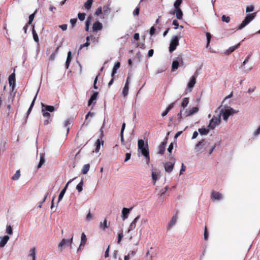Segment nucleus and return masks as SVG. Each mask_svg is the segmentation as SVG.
I'll list each match as a JSON object with an SVG mask.
<instances>
[{
	"label": "nucleus",
	"instance_id": "1",
	"mask_svg": "<svg viewBox=\"0 0 260 260\" xmlns=\"http://www.w3.org/2000/svg\"><path fill=\"white\" fill-rule=\"evenodd\" d=\"M138 150H139L142 155H143L145 159L146 163L149 165L150 162V156L148 149V145L145 144L144 140L140 139L138 142Z\"/></svg>",
	"mask_w": 260,
	"mask_h": 260
},
{
	"label": "nucleus",
	"instance_id": "49",
	"mask_svg": "<svg viewBox=\"0 0 260 260\" xmlns=\"http://www.w3.org/2000/svg\"><path fill=\"white\" fill-rule=\"evenodd\" d=\"M206 37H207V47H208V46L209 45L210 42V41H211V34L208 32H207L206 34Z\"/></svg>",
	"mask_w": 260,
	"mask_h": 260
},
{
	"label": "nucleus",
	"instance_id": "4",
	"mask_svg": "<svg viewBox=\"0 0 260 260\" xmlns=\"http://www.w3.org/2000/svg\"><path fill=\"white\" fill-rule=\"evenodd\" d=\"M256 13L248 14L242 22L237 27V30H240L244 28L251 21H252L255 17Z\"/></svg>",
	"mask_w": 260,
	"mask_h": 260
},
{
	"label": "nucleus",
	"instance_id": "61",
	"mask_svg": "<svg viewBox=\"0 0 260 260\" xmlns=\"http://www.w3.org/2000/svg\"><path fill=\"white\" fill-rule=\"evenodd\" d=\"M131 156V153H126L125 154V158L124 161L126 162L129 159H130Z\"/></svg>",
	"mask_w": 260,
	"mask_h": 260
},
{
	"label": "nucleus",
	"instance_id": "19",
	"mask_svg": "<svg viewBox=\"0 0 260 260\" xmlns=\"http://www.w3.org/2000/svg\"><path fill=\"white\" fill-rule=\"evenodd\" d=\"M73 179L72 180H70L67 183V184L66 185V186H64V187L62 189V190L60 191L59 194V196H58V202L57 203H58L63 198L65 193H66V191L67 190V189L68 188V186L69 185V184L70 183H71L72 182V181L73 180Z\"/></svg>",
	"mask_w": 260,
	"mask_h": 260
},
{
	"label": "nucleus",
	"instance_id": "56",
	"mask_svg": "<svg viewBox=\"0 0 260 260\" xmlns=\"http://www.w3.org/2000/svg\"><path fill=\"white\" fill-rule=\"evenodd\" d=\"M123 238V233L122 232H121L118 234V240H117V243L120 244L122 239Z\"/></svg>",
	"mask_w": 260,
	"mask_h": 260
},
{
	"label": "nucleus",
	"instance_id": "50",
	"mask_svg": "<svg viewBox=\"0 0 260 260\" xmlns=\"http://www.w3.org/2000/svg\"><path fill=\"white\" fill-rule=\"evenodd\" d=\"M139 5H140V4ZM139 12H140V7H139V5H138V7L136 8V9L133 12V15L134 16H138L139 14Z\"/></svg>",
	"mask_w": 260,
	"mask_h": 260
},
{
	"label": "nucleus",
	"instance_id": "5",
	"mask_svg": "<svg viewBox=\"0 0 260 260\" xmlns=\"http://www.w3.org/2000/svg\"><path fill=\"white\" fill-rule=\"evenodd\" d=\"M181 36L180 35L174 36L172 37L169 46V52L170 53H172L175 50L176 47L179 45V40Z\"/></svg>",
	"mask_w": 260,
	"mask_h": 260
},
{
	"label": "nucleus",
	"instance_id": "48",
	"mask_svg": "<svg viewBox=\"0 0 260 260\" xmlns=\"http://www.w3.org/2000/svg\"><path fill=\"white\" fill-rule=\"evenodd\" d=\"M57 50H58V48H56V51L55 52H53L52 53L50 57H49V58H50V60H51V61H53L54 60L56 56V54L57 53Z\"/></svg>",
	"mask_w": 260,
	"mask_h": 260
},
{
	"label": "nucleus",
	"instance_id": "32",
	"mask_svg": "<svg viewBox=\"0 0 260 260\" xmlns=\"http://www.w3.org/2000/svg\"><path fill=\"white\" fill-rule=\"evenodd\" d=\"M109 227V225L107 224V220L105 218L104 221L102 222H100V228L103 230H105L106 229H107Z\"/></svg>",
	"mask_w": 260,
	"mask_h": 260
},
{
	"label": "nucleus",
	"instance_id": "53",
	"mask_svg": "<svg viewBox=\"0 0 260 260\" xmlns=\"http://www.w3.org/2000/svg\"><path fill=\"white\" fill-rule=\"evenodd\" d=\"M102 14V7H99L97 9V10H96V12L95 13V14L96 15H97V16H100Z\"/></svg>",
	"mask_w": 260,
	"mask_h": 260
},
{
	"label": "nucleus",
	"instance_id": "37",
	"mask_svg": "<svg viewBox=\"0 0 260 260\" xmlns=\"http://www.w3.org/2000/svg\"><path fill=\"white\" fill-rule=\"evenodd\" d=\"M83 179L77 184L76 189L78 192H80L83 190Z\"/></svg>",
	"mask_w": 260,
	"mask_h": 260
},
{
	"label": "nucleus",
	"instance_id": "55",
	"mask_svg": "<svg viewBox=\"0 0 260 260\" xmlns=\"http://www.w3.org/2000/svg\"><path fill=\"white\" fill-rule=\"evenodd\" d=\"M90 20H91V18L88 17L86 21V25H85V30L86 31H88V30H89V22H90Z\"/></svg>",
	"mask_w": 260,
	"mask_h": 260
},
{
	"label": "nucleus",
	"instance_id": "25",
	"mask_svg": "<svg viewBox=\"0 0 260 260\" xmlns=\"http://www.w3.org/2000/svg\"><path fill=\"white\" fill-rule=\"evenodd\" d=\"M40 161L37 166L38 169L40 168L43 166V165H44V164L45 162V154L44 153H40Z\"/></svg>",
	"mask_w": 260,
	"mask_h": 260
},
{
	"label": "nucleus",
	"instance_id": "39",
	"mask_svg": "<svg viewBox=\"0 0 260 260\" xmlns=\"http://www.w3.org/2000/svg\"><path fill=\"white\" fill-rule=\"evenodd\" d=\"M92 2L93 0H87L84 4L85 8L87 10L90 9L91 7Z\"/></svg>",
	"mask_w": 260,
	"mask_h": 260
},
{
	"label": "nucleus",
	"instance_id": "52",
	"mask_svg": "<svg viewBox=\"0 0 260 260\" xmlns=\"http://www.w3.org/2000/svg\"><path fill=\"white\" fill-rule=\"evenodd\" d=\"M254 10V6L252 5L249 6L246 8V12L247 13L252 12Z\"/></svg>",
	"mask_w": 260,
	"mask_h": 260
},
{
	"label": "nucleus",
	"instance_id": "17",
	"mask_svg": "<svg viewBox=\"0 0 260 260\" xmlns=\"http://www.w3.org/2000/svg\"><path fill=\"white\" fill-rule=\"evenodd\" d=\"M199 111V108L197 107H192V108L186 110L184 113V115L185 117L190 116L196 113H197Z\"/></svg>",
	"mask_w": 260,
	"mask_h": 260
},
{
	"label": "nucleus",
	"instance_id": "14",
	"mask_svg": "<svg viewBox=\"0 0 260 260\" xmlns=\"http://www.w3.org/2000/svg\"><path fill=\"white\" fill-rule=\"evenodd\" d=\"M9 83L11 88V91L13 92L15 85V75L14 72L9 76Z\"/></svg>",
	"mask_w": 260,
	"mask_h": 260
},
{
	"label": "nucleus",
	"instance_id": "47",
	"mask_svg": "<svg viewBox=\"0 0 260 260\" xmlns=\"http://www.w3.org/2000/svg\"><path fill=\"white\" fill-rule=\"evenodd\" d=\"M85 14L84 13H79L78 14V18L81 21H83L85 18Z\"/></svg>",
	"mask_w": 260,
	"mask_h": 260
},
{
	"label": "nucleus",
	"instance_id": "28",
	"mask_svg": "<svg viewBox=\"0 0 260 260\" xmlns=\"http://www.w3.org/2000/svg\"><path fill=\"white\" fill-rule=\"evenodd\" d=\"M189 103V99L188 98H184L183 99V100L181 103V109H182L183 110L185 107H187V105Z\"/></svg>",
	"mask_w": 260,
	"mask_h": 260
},
{
	"label": "nucleus",
	"instance_id": "43",
	"mask_svg": "<svg viewBox=\"0 0 260 260\" xmlns=\"http://www.w3.org/2000/svg\"><path fill=\"white\" fill-rule=\"evenodd\" d=\"M32 35H33V38H34V41L38 43L39 42V37H38V36L36 31L35 30L34 27H33V28H32Z\"/></svg>",
	"mask_w": 260,
	"mask_h": 260
},
{
	"label": "nucleus",
	"instance_id": "45",
	"mask_svg": "<svg viewBox=\"0 0 260 260\" xmlns=\"http://www.w3.org/2000/svg\"><path fill=\"white\" fill-rule=\"evenodd\" d=\"M95 145H96L95 152L98 153L101 148V141H100V139L97 140V141L95 143Z\"/></svg>",
	"mask_w": 260,
	"mask_h": 260
},
{
	"label": "nucleus",
	"instance_id": "15",
	"mask_svg": "<svg viewBox=\"0 0 260 260\" xmlns=\"http://www.w3.org/2000/svg\"><path fill=\"white\" fill-rule=\"evenodd\" d=\"M132 208H123L121 211V218L124 221L126 220L128 217L129 213L131 212Z\"/></svg>",
	"mask_w": 260,
	"mask_h": 260
},
{
	"label": "nucleus",
	"instance_id": "35",
	"mask_svg": "<svg viewBox=\"0 0 260 260\" xmlns=\"http://www.w3.org/2000/svg\"><path fill=\"white\" fill-rule=\"evenodd\" d=\"M102 11L105 15H108L110 11V8L109 5L104 6L102 8Z\"/></svg>",
	"mask_w": 260,
	"mask_h": 260
},
{
	"label": "nucleus",
	"instance_id": "21",
	"mask_svg": "<svg viewBox=\"0 0 260 260\" xmlns=\"http://www.w3.org/2000/svg\"><path fill=\"white\" fill-rule=\"evenodd\" d=\"M0 247H4L8 242L10 238L8 236H5L0 238Z\"/></svg>",
	"mask_w": 260,
	"mask_h": 260
},
{
	"label": "nucleus",
	"instance_id": "3",
	"mask_svg": "<svg viewBox=\"0 0 260 260\" xmlns=\"http://www.w3.org/2000/svg\"><path fill=\"white\" fill-rule=\"evenodd\" d=\"M42 105V113L44 117L49 118L50 114L49 112H54L55 110V107L53 106L47 105L43 103H41Z\"/></svg>",
	"mask_w": 260,
	"mask_h": 260
},
{
	"label": "nucleus",
	"instance_id": "34",
	"mask_svg": "<svg viewBox=\"0 0 260 260\" xmlns=\"http://www.w3.org/2000/svg\"><path fill=\"white\" fill-rule=\"evenodd\" d=\"M90 168L89 164L84 165L82 169L81 172L83 174H86Z\"/></svg>",
	"mask_w": 260,
	"mask_h": 260
},
{
	"label": "nucleus",
	"instance_id": "10",
	"mask_svg": "<svg viewBox=\"0 0 260 260\" xmlns=\"http://www.w3.org/2000/svg\"><path fill=\"white\" fill-rule=\"evenodd\" d=\"M250 55H248L241 64V68L245 73H248L253 69V67L252 66H245L246 64L250 59Z\"/></svg>",
	"mask_w": 260,
	"mask_h": 260
},
{
	"label": "nucleus",
	"instance_id": "58",
	"mask_svg": "<svg viewBox=\"0 0 260 260\" xmlns=\"http://www.w3.org/2000/svg\"><path fill=\"white\" fill-rule=\"evenodd\" d=\"M34 17H35L34 14H32L29 15L28 24H30L31 23L32 21H33V20L34 19Z\"/></svg>",
	"mask_w": 260,
	"mask_h": 260
},
{
	"label": "nucleus",
	"instance_id": "2",
	"mask_svg": "<svg viewBox=\"0 0 260 260\" xmlns=\"http://www.w3.org/2000/svg\"><path fill=\"white\" fill-rule=\"evenodd\" d=\"M238 111H236L231 107H227L222 108L220 110L219 115H222L223 119L224 121H227L229 116L234 115L235 113H237Z\"/></svg>",
	"mask_w": 260,
	"mask_h": 260
},
{
	"label": "nucleus",
	"instance_id": "6",
	"mask_svg": "<svg viewBox=\"0 0 260 260\" xmlns=\"http://www.w3.org/2000/svg\"><path fill=\"white\" fill-rule=\"evenodd\" d=\"M221 122L220 115L218 114L217 116L214 115L210 120L208 127L211 129H214L216 126L218 125Z\"/></svg>",
	"mask_w": 260,
	"mask_h": 260
},
{
	"label": "nucleus",
	"instance_id": "31",
	"mask_svg": "<svg viewBox=\"0 0 260 260\" xmlns=\"http://www.w3.org/2000/svg\"><path fill=\"white\" fill-rule=\"evenodd\" d=\"M28 256L32 258V260H36V249L32 248L30 249Z\"/></svg>",
	"mask_w": 260,
	"mask_h": 260
},
{
	"label": "nucleus",
	"instance_id": "40",
	"mask_svg": "<svg viewBox=\"0 0 260 260\" xmlns=\"http://www.w3.org/2000/svg\"><path fill=\"white\" fill-rule=\"evenodd\" d=\"M20 177V170H17L15 174L12 176V179L13 180H17Z\"/></svg>",
	"mask_w": 260,
	"mask_h": 260
},
{
	"label": "nucleus",
	"instance_id": "11",
	"mask_svg": "<svg viewBox=\"0 0 260 260\" xmlns=\"http://www.w3.org/2000/svg\"><path fill=\"white\" fill-rule=\"evenodd\" d=\"M178 218L177 213L174 214L167 226V230L170 231L176 224Z\"/></svg>",
	"mask_w": 260,
	"mask_h": 260
},
{
	"label": "nucleus",
	"instance_id": "63",
	"mask_svg": "<svg viewBox=\"0 0 260 260\" xmlns=\"http://www.w3.org/2000/svg\"><path fill=\"white\" fill-rule=\"evenodd\" d=\"M59 27L63 31L67 29V25L66 24L60 25H59Z\"/></svg>",
	"mask_w": 260,
	"mask_h": 260
},
{
	"label": "nucleus",
	"instance_id": "27",
	"mask_svg": "<svg viewBox=\"0 0 260 260\" xmlns=\"http://www.w3.org/2000/svg\"><path fill=\"white\" fill-rule=\"evenodd\" d=\"M240 45V43L236 45L230 47L226 51V53L229 54L234 51L237 48H238Z\"/></svg>",
	"mask_w": 260,
	"mask_h": 260
},
{
	"label": "nucleus",
	"instance_id": "57",
	"mask_svg": "<svg viewBox=\"0 0 260 260\" xmlns=\"http://www.w3.org/2000/svg\"><path fill=\"white\" fill-rule=\"evenodd\" d=\"M172 24L175 26L174 29H177L179 27V23L177 20H174Z\"/></svg>",
	"mask_w": 260,
	"mask_h": 260
},
{
	"label": "nucleus",
	"instance_id": "38",
	"mask_svg": "<svg viewBox=\"0 0 260 260\" xmlns=\"http://www.w3.org/2000/svg\"><path fill=\"white\" fill-rule=\"evenodd\" d=\"M158 173L152 171V179L154 181V184H155V182L158 180Z\"/></svg>",
	"mask_w": 260,
	"mask_h": 260
},
{
	"label": "nucleus",
	"instance_id": "26",
	"mask_svg": "<svg viewBox=\"0 0 260 260\" xmlns=\"http://www.w3.org/2000/svg\"><path fill=\"white\" fill-rule=\"evenodd\" d=\"M175 12L176 13V18L179 20L182 19L183 17V13L181 9H175L174 10V12L173 13H174Z\"/></svg>",
	"mask_w": 260,
	"mask_h": 260
},
{
	"label": "nucleus",
	"instance_id": "59",
	"mask_svg": "<svg viewBox=\"0 0 260 260\" xmlns=\"http://www.w3.org/2000/svg\"><path fill=\"white\" fill-rule=\"evenodd\" d=\"M260 134V125L257 127V128L254 131L253 135L255 136H258Z\"/></svg>",
	"mask_w": 260,
	"mask_h": 260
},
{
	"label": "nucleus",
	"instance_id": "42",
	"mask_svg": "<svg viewBox=\"0 0 260 260\" xmlns=\"http://www.w3.org/2000/svg\"><path fill=\"white\" fill-rule=\"evenodd\" d=\"M182 0H176L174 4V7L175 9H178L180 8V6L181 4L182 3Z\"/></svg>",
	"mask_w": 260,
	"mask_h": 260
},
{
	"label": "nucleus",
	"instance_id": "64",
	"mask_svg": "<svg viewBox=\"0 0 260 260\" xmlns=\"http://www.w3.org/2000/svg\"><path fill=\"white\" fill-rule=\"evenodd\" d=\"M173 149V143H171L169 145V147L168 148V151L169 153H171Z\"/></svg>",
	"mask_w": 260,
	"mask_h": 260
},
{
	"label": "nucleus",
	"instance_id": "62",
	"mask_svg": "<svg viewBox=\"0 0 260 260\" xmlns=\"http://www.w3.org/2000/svg\"><path fill=\"white\" fill-rule=\"evenodd\" d=\"M185 169H186L185 166L183 164H182V166H181V169L180 171V174H179L180 175H181L185 171Z\"/></svg>",
	"mask_w": 260,
	"mask_h": 260
},
{
	"label": "nucleus",
	"instance_id": "36",
	"mask_svg": "<svg viewBox=\"0 0 260 260\" xmlns=\"http://www.w3.org/2000/svg\"><path fill=\"white\" fill-rule=\"evenodd\" d=\"M199 132L202 135H206L209 133V129L205 127H202L199 129Z\"/></svg>",
	"mask_w": 260,
	"mask_h": 260
},
{
	"label": "nucleus",
	"instance_id": "33",
	"mask_svg": "<svg viewBox=\"0 0 260 260\" xmlns=\"http://www.w3.org/2000/svg\"><path fill=\"white\" fill-rule=\"evenodd\" d=\"M125 127V123H123L122 125L121 132H120V139L121 143L124 144V140L123 138V132Z\"/></svg>",
	"mask_w": 260,
	"mask_h": 260
},
{
	"label": "nucleus",
	"instance_id": "16",
	"mask_svg": "<svg viewBox=\"0 0 260 260\" xmlns=\"http://www.w3.org/2000/svg\"><path fill=\"white\" fill-rule=\"evenodd\" d=\"M196 78L197 77L195 76H192L188 83L187 84V90L190 92L192 90L193 87H194L196 83Z\"/></svg>",
	"mask_w": 260,
	"mask_h": 260
},
{
	"label": "nucleus",
	"instance_id": "12",
	"mask_svg": "<svg viewBox=\"0 0 260 260\" xmlns=\"http://www.w3.org/2000/svg\"><path fill=\"white\" fill-rule=\"evenodd\" d=\"M172 159H173V161L167 162L164 165L165 170L168 173H171L172 171L175 163V159L173 158Z\"/></svg>",
	"mask_w": 260,
	"mask_h": 260
},
{
	"label": "nucleus",
	"instance_id": "44",
	"mask_svg": "<svg viewBox=\"0 0 260 260\" xmlns=\"http://www.w3.org/2000/svg\"><path fill=\"white\" fill-rule=\"evenodd\" d=\"M231 18L229 16H226L225 15H223L221 17V20L223 22H225L226 23L230 22Z\"/></svg>",
	"mask_w": 260,
	"mask_h": 260
},
{
	"label": "nucleus",
	"instance_id": "13",
	"mask_svg": "<svg viewBox=\"0 0 260 260\" xmlns=\"http://www.w3.org/2000/svg\"><path fill=\"white\" fill-rule=\"evenodd\" d=\"M211 199L213 201H220L223 199V195L219 192L213 191L211 196Z\"/></svg>",
	"mask_w": 260,
	"mask_h": 260
},
{
	"label": "nucleus",
	"instance_id": "29",
	"mask_svg": "<svg viewBox=\"0 0 260 260\" xmlns=\"http://www.w3.org/2000/svg\"><path fill=\"white\" fill-rule=\"evenodd\" d=\"M166 147V143L162 142L158 147V153L160 154H163Z\"/></svg>",
	"mask_w": 260,
	"mask_h": 260
},
{
	"label": "nucleus",
	"instance_id": "20",
	"mask_svg": "<svg viewBox=\"0 0 260 260\" xmlns=\"http://www.w3.org/2000/svg\"><path fill=\"white\" fill-rule=\"evenodd\" d=\"M103 28L102 24L99 21L95 22L92 26V29L93 31H96L98 30H101Z\"/></svg>",
	"mask_w": 260,
	"mask_h": 260
},
{
	"label": "nucleus",
	"instance_id": "7",
	"mask_svg": "<svg viewBox=\"0 0 260 260\" xmlns=\"http://www.w3.org/2000/svg\"><path fill=\"white\" fill-rule=\"evenodd\" d=\"M208 146V143L204 140L200 141L195 147L196 152L200 153L204 151Z\"/></svg>",
	"mask_w": 260,
	"mask_h": 260
},
{
	"label": "nucleus",
	"instance_id": "8",
	"mask_svg": "<svg viewBox=\"0 0 260 260\" xmlns=\"http://www.w3.org/2000/svg\"><path fill=\"white\" fill-rule=\"evenodd\" d=\"M73 236H72L70 239L67 240L65 239H62L59 244H58V247L60 250H62V249L63 247L66 246H69L70 247H72V244L73 243Z\"/></svg>",
	"mask_w": 260,
	"mask_h": 260
},
{
	"label": "nucleus",
	"instance_id": "30",
	"mask_svg": "<svg viewBox=\"0 0 260 260\" xmlns=\"http://www.w3.org/2000/svg\"><path fill=\"white\" fill-rule=\"evenodd\" d=\"M120 63L119 62H117L113 68L111 76L113 77L117 73V70L120 68Z\"/></svg>",
	"mask_w": 260,
	"mask_h": 260
},
{
	"label": "nucleus",
	"instance_id": "41",
	"mask_svg": "<svg viewBox=\"0 0 260 260\" xmlns=\"http://www.w3.org/2000/svg\"><path fill=\"white\" fill-rule=\"evenodd\" d=\"M71 124V120L69 119H67L64 122H63V126L64 127H67V134H68L70 131V128L68 127V125Z\"/></svg>",
	"mask_w": 260,
	"mask_h": 260
},
{
	"label": "nucleus",
	"instance_id": "54",
	"mask_svg": "<svg viewBox=\"0 0 260 260\" xmlns=\"http://www.w3.org/2000/svg\"><path fill=\"white\" fill-rule=\"evenodd\" d=\"M71 61V52L69 51L68 53L67 58L66 62L70 63Z\"/></svg>",
	"mask_w": 260,
	"mask_h": 260
},
{
	"label": "nucleus",
	"instance_id": "51",
	"mask_svg": "<svg viewBox=\"0 0 260 260\" xmlns=\"http://www.w3.org/2000/svg\"><path fill=\"white\" fill-rule=\"evenodd\" d=\"M6 232L9 235H12L13 233L12 227L10 225H7Z\"/></svg>",
	"mask_w": 260,
	"mask_h": 260
},
{
	"label": "nucleus",
	"instance_id": "46",
	"mask_svg": "<svg viewBox=\"0 0 260 260\" xmlns=\"http://www.w3.org/2000/svg\"><path fill=\"white\" fill-rule=\"evenodd\" d=\"M92 218L93 215L90 212H89L86 216L85 221L89 222L92 219Z\"/></svg>",
	"mask_w": 260,
	"mask_h": 260
},
{
	"label": "nucleus",
	"instance_id": "24",
	"mask_svg": "<svg viewBox=\"0 0 260 260\" xmlns=\"http://www.w3.org/2000/svg\"><path fill=\"white\" fill-rule=\"evenodd\" d=\"M98 92H94L92 94V95L91 96V97L88 101V106L91 105L93 103V101H96L97 97H98Z\"/></svg>",
	"mask_w": 260,
	"mask_h": 260
},
{
	"label": "nucleus",
	"instance_id": "23",
	"mask_svg": "<svg viewBox=\"0 0 260 260\" xmlns=\"http://www.w3.org/2000/svg\"><path fill=\"white\" fill-rule=\"evenodd\" d=\"M128 89H129V82L127 81H126V83H125L124 86L122 90V94L124 97H125L127 95L128 93Z\"/></svg>",
	"mask_w": 260,
	"mask_h": 260
},
{
	"label": "nucleus",
	"instance_id": "60",
	"mask_svg": "<svg viewBox=\"0 0 260 260\" xmlns=\"http://www.w3.org/2000/svg\"><path fill=\"white\" fill-rule=\"evenodd\" d=\"M77 19L76 18H73L70 20V23L72 24V27H74L77 22Z\"/></svg>",
	"mask_w": 260,
	"mask_h": 260
},
{
	"label": "nucleus",
	"instance_id": "22",
	"mask_svg": "<svg viewBox=\"0 0 260 260\" xmlns=\"http://www.w3.org/2000/svg\"><path fill=\"white\" fill-rule=\"evenodd\" d=\"M87 242L86 236L84 233H82L81 235V242L79 246V248L83 247L85 245Z\"/></svg>",
	"mask_w": 260,
	"mask_h": 260
},
{
	"label": "nucleus",
	"instance_id": "18",
	"mask_svg": "<svg viewBox=\"0 0 260 260\" xmlns=\"http://www.w3.org/2000/svg\"><path fill=\"white\" fill-rule=\"evenodd\" d=\"M140 217V215L137 216L134 219V220L132 222V223H131V224L129 225L128 230L127 231L128 233H129L131 231H133L135 229V228L136 226V224H137V222L138 221Z\"/></svg>",
	"mask_w": 260,
	"mask_h": 260
},
{
	"label": "nucleus",
	"instance_id": "9",
	"mask_svg": "<svg viewBox=\"0 0 260 260\" xmlns=\"http://www.w3.org/2000/svg\"><path fill=\"white\" fill-rule=\"evenodd\" d=\"M183 59L181 55L178 56L176 60H174L172 64V71L174 72L176 70L179 66V63L183 64Z\"/></svg>",
	"mask_w": 260,
	"mask_h": 260
}]
</instances>
